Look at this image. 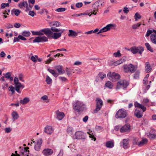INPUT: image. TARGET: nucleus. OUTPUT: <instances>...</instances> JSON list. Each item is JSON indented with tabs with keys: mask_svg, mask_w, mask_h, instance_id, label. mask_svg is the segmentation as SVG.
<instances>
[{
	"mask_svg": "<svg viewBox=\"0 0 156 156\" xmlns=\"http://www.w3.org/2000/svg\"><path fill=\"white\" fill-rule=\"evenodd\" d=\"M51 30L54 32L52 37L54 39H57L61 37L65 30V29H59L55 27H51Z\"/></svg>",
	"mask_w": 156,
	"mask_h": 156,
	"instance_id": "nucleus-1",
	"label": "nucleus"
},
{
	"mask_svg": "<svg viewBox=\"0 0 156 156\" xmlns=\"http://www.w3.org/2000/svg\"><path fill=\"white\" fill-rule=\"evenodd\" d=\"M127 115V113L124 109L122 108L119 109L116 112L115 117L117 118H124Z\"/></svg>",
	"mask_w": 156,
	"mask_h": 156,
	"instance_id": "nucleus-2",
	"label": "nucleus"
},
{
	"mask_svg": "<svg viewBox=\"0 0 156 156\" xmlns=\"http://www.w3.org/2000/svg\"><path fill=\"white\" fill-rule=\"evenodd\" d=\"M14 83L15 84V90L18 93H20V88H23L24 87V86L23 84L19 82L18 78L17 76L14 77Z\"/></svg>",
	"mask_w": 156,
	"mask_h": 156,
	"instance_id": "nucleus-3",
	"label": "nucleus"
},
{
	"mask_svg": "<svg viewBox=\"0 0 156 156\" xmlns=\"http://www.w3.org/2000/svg\"><path fill=\"white\" fill-rule=\"evenodd\" d=\"M84 105L82 102L77 101L74 105L73 109L75 111L80 112L83 110Z\"/></svg>",
	"mask_w": 156,
	"mask_h": 156,
	"instance_id": "nucleus-4",
	"label": "nucleus"
},
{
	"mask_svg": "<svg viewBox=\"0 0 156 156\" xmlns=\"http://www.w3.org/2000/svg\"><path fill=\"white\" fill-rule=\"evenodd\" d=\"M105 1L104 0H99L96 2L92 5V7L95 11H98L99 8L103 6L104 5Z\"/></svg>",
	"mask_w": 156,
	"mask_h": 156,
	"instance_id": "nucleus-5",
	"label": "nucleus"
},
{
	"mask_svg": "<svg viewBox=\"0 0 156 156\" xmlns=\"http://www.w3.org/2000/svg\"><path fill=\"white\" fill-rule=\"evenodd\" d=\"M128 83L124 80H121L118 82L117 84L116 90L119 89L121 88H126L128 85Z\"/></svg>",
	"mask_w": 156,
	"mask_h": 156,
	"instance_id": "nucleus-6",
	"label": "nucleus"
},
{
	"mask_svg": "<svg viewBox=\"0 0 156 156\" xmlns=\"http://www.w3.org/2000/svg\"><path fill=\"white\" fill-rule=\"evenodd\" d=\"M107 76L109 79L113 82L119 79L120 77L119 75L115 72H113L112 74L111 72H109L107 74Z\"/></svg>",
	"mask_w": 156,
	"mask_h": 156,
	"instance_id": "nucleus-7",
	"label": "nucleus"
},
{
	"mask_svg": "<svg viewBox=\"0 0 156 156\" xmlns=\"http://www.w3.org/2000/svg\"><path fill=\"white\" fill-rule=\"evenodd\" d=\"M144 49L142 47H133L130 48V50L133 53L136 54L138 52L140 54H141Z\"/></svg>",
	"mask_w": 156,
	"mask_h": 156,
	"instance_id": "nucleus-8",
	"label": "nucleus"
},
{
	"mask_svg": "<svg viewBox=\"0 0 156 156\" xmlns=\"http://www.w3.org/2000/svg\"><path fill=\"white\" fill-rule=\"evenodd\" d=\"M96 107L94 111V113H97L103 105L102 101L100 98H97L96 99Z\"/></svg>",
	"mask_w": 156,
	"mask_h": 156,
	"instance_id": "nucleus-9",
	"label": "nucleus"
},
{
	"mask_svg": "<svg viewBox=\"0 0 156 156\" xmlns=\"http://www.w3.org/2000/svg\"><path fill=\"white\" fill-rule=\"evenodd\" d=\"M48 41V38L45 36H38L36 37L33 40V42H42Z\"/></svg>",
	"mask_w": 156,
	"mask_h": 156,
	"instance_id": "nucleus-10",
	"label": "nucleus"
},
{
	"mask_svg": "<svg viewBox=\"0 0 156 156\" xmlns=\"http://www.w3.org/2000/svg\"><path fill=\"white\" fill-rule=\"evenodd\" d=\"M76 138L77 139H84L86 138L85 134L81 131H78L75 134Z\"/></svg>",
	"mask_w": 156,
	"mask_h": 156,
	"instance_id": "nucleus-11",
	"label": "nucleus"
},
{
	"mask_svg": "<svg viewBox=\"0 0 156 156\" xmlns=\"http://www.w3.org/2000/svg\"><path fill=\"white\" fill-rule=\"evenodd\" d=\"M42 143V140L41 139H40L37 140L34 147V148L35 150L37 151L40 150Z\"/></svg>",
	"mask_w": 156,
	"mask_h": 156,
	"instance_id": "nucleus-12",
	"label": "nucleus"
},
{
	"mask_svg": "<svg viewBox=\"0 0 156 156\" xmlns=\"http://www.w3.org/2000/svg\"><path fill=\"white\" fill-rule=\"evenodd\" d=\"M42 33L45 34L48 37H49L51 35L53 34V31L51 30V29L44 28L41 30Z\"/></svg>",
	"mask_w": 156,
	"mask_h": 156,
	"instance_id": "nucleus-13",
	"label": "nucleus"
},
{
	"mask_svg": "<svg viewBox=\"0 0 156 156\" xmlns=\"http://www.w3.org/2000/svg\"><path fill=\"white\" fill-rule=\"evenodd\" d=\"M56 115V118L59 120H62L65 116L64 113L63 112H61L58 110L55 112Z\"/></svg>",
	"mask_w": 156,
	"mask_h": 156,
	"instance_id": "nucleus-14",
	"label": "nucleus"
},
{
	"mask_svg": "<svg viewBox=\"0 0 156 156\" xmlns=\"http://www.w3.org/2000/svg\"><path fill=\"white\" fill-rule=\"evenodd\" d=\"M130 130V126L129 124L125 125L120 129V131L121 133L129 132Z\"/></svg>",
	"mask_w": 156,
	"mask_h": 156,
	"instance_id": "nucleus-15",
	"label": "nucleus"
},
{
	"mask_svg": "<svg viewBox=\"0 0 156 156\" xmlns=\"http://www.w3.org/2000/svg\"><path fill=\"white\" fill-rule=\"evenodd\" d=\"M28 149H29V148L28 147H24L20 151V154L21 155H23L24 156H28L29 154V151L27 150Z\"/></svg>",
	"mask_w": 156,
	"mask_h": 156,
	"instance_id": "nucleus-16",
	"label": "nucleus"
},
{
	"mask_svg": "<svg viewBox=\"0 0 156 156\" xmlns=\"http://www.w3.org/2000/svg\"><path fill=\"white\" fill-rule=\"evenodd\" d=\"M53 153V150L48 148L44 149L42 151V153L45 156L51 155Z\"/></svg>",
	"mask_w": 156,
	"mask_h": 156,
	"instance_id": "nucleus-17",
	"label": "nucleus"
},
{
	"mask_svg": "<svg viewBox=\"0 0 156 156\" xmlns=\"http://www.w3.org/2000/svg\"><path fill=\"white\" fill-rule=\"evenodd\" d=\"M69 34L68 35L69 37H76L78 35V33H81V31H78L77 32H76L75 31L72 30H69Z\"/></svg>",
	"mask_w": 156,
	"mask_h": 156,
	"instance_id": "nucleus-18",
	"label": "nucleus"
},
{
	"mask_svg": "<svg viewBox=\"0 0 156 156\" xmlns=\"http://www.w3.org/2000/svg\"><path fill=\"white\" fill-rule=\"evenodd\" d=\"M53 130L52 127L51 126H46L44 129V132L48 134H51Z\"/></svg>",
	"mask_w": 156,
	"mask_h": 156,
	"instance_id": "nucleus-19",
	"label": "nucleus"
},
{
	"mask_svg": "<svg viewBox=\"0 0 156 156\" xmlns=\"http://www.w3.org/2000/svg\"><path fill=\"white\" fill-rule=\"evenodd\" d=\"M115 26L113 24H109L107 25L106 27L102 28L104 32H106L110 30L111 28Z\"/></svg>",
	"mask_w": 156,
	"mask_h": 156,
	"instance_id": "nucleus-20",
	"label": "nucleus"
},
{
	"mask_svg": "<svg viewBox=\"0 0 156 156\" xmlns=\"http://www.w3.org/2000/svg\"><path fill=\"white\" fill-rule=\"evenodd\" d=\"M134 115L137 118H141L143 116V112L136 109L134 112Z\"/></svg>",
	"mask_w": 156,
	"mask_h": 156,
	"instance_id": "nucleus-21",
	"label": "nucleus"
},
{
	"mask_svg": "<svg viewBox=\"0 0 156 156\" xmlns=\"http://www.w3.org/2000/svg\"><path fill=\"white\" fill-rule=\"evenodd\" d=\"M134 106L135 107H138L142 109L143 112H144L146 110V108L143 105L140 104L137 102H135L134 103Z\"/></svg>",
	"mask_w": 156,
	"mask_h": 156,
	"instance_id": "nucleus-22",
	"label": "nucleus"
},
{
	"mask_svg": "<svg viewBox=\"0 0 156 156\" xmlns=\"http://www.w3.org/2000/svg\"><path fill=\"white\" fill-rule=\"evenodd\" d=\"M55 68L58 71L59 74H62L65 73V71L63 69L62 66H56Z\"/></svg>",
	"mask_w": 156,
	"mask_h": 156,
	"instance_id": "nucleus-23",
	"label": "nucleus"
},
{
	"mask_svg": "<svg viewBox=\"0 0 156 156\" xmlns=\"http://www.w3.org/2000/svg\"><path fill=\"white\" fill-rule=\"evenodd\" d=\"M125 60L122 58L119 60H118L116 62H114L113 63H112L111 65V66H116L118 65H120L123 62H125Z\"/></svg>",
	"mask_w": 156,
	"mask_h": 156,
	"instance_id": "nucleus-24",
	"label": "nucleus"
},
{
	"mask_svg": "<svg viewBox=\"0 0 156 156\" xmlns=\"http://www.w3.org/2000/svg\"><path fill=\"white\" fill-rule=\"evenodd\" d=\"M30 101L29 98L28 97H25L23 99L20 100V103L23 105L26 104Z\"/></svg>",
	"mask_w": 156,
	"mask_h": 156,
	"instance_id": "nucleus-25",
	"label": "nucleus"
},
{
	"mask_svg": "<svg viewBox=\"0 0 156 156\" xmlns=\"http://www.w3.org/2000/svg\"><path fill=\"white\" fill-rule=\"evenodd\" d=\"M145 70L147 73L150 72L151 70V67L148 62L145 63Z\"/></svg>",
	"mask_w": 156,
	"mask_h": 156,
	"instance_id": "nucleus-26",
	"label": "nucleus"
},
{
	"mask_svg": "<svg viewBox=\"0 0 156 156\" xmlns=\"http://www.w3.org/2000/svg\"><path fill=\"white\" fill-rule=\"evenodd\" d=\"M106 146L107 148H112L114 146V142L111 141H107L106 143Z\"/></svg>",
	"mask_w": 156,
	"mask_h": 156,
	"instance_id": "nucleus-27",
	"label": "nucleus"
},
{
	"mask_svg": "<svg viewBox=\"0 0 156 156\" xmlns=\"http://www.w3.org/2000/svg\"><path fill=\"white\" fill-rule=\"evenodd\" d=\"M12 117L13 121H15L19 117L17 112L16 111H14L12 113Z\"/></svg>",
	"mask_w": 156,
	"mask_h": 156,
	"instance_id": "nucleus-28",
	"label": "nucleus"
},
{
	"mask_svg": "<svg viewBox=\"0 0 156 156\" xmlns=\"http://www.w3.org/2000/svg\"><path fill=\"white\" fill-rule=\"evenodd\" d=\"M129 140L128 139H124L123 140V146L124 149H126L128 148L129 145Z\"/></svg>",
	"mask_w": 156,
	"mask_h": 156,
	"instance_id": "nucleus-29",
	"label": "nucleus"
},
{
	"mask_svg": "<svg viewBox=\"0 0 156 156\" xmlns=\"http://www.w3.org/2000/svg\"><path fill=\"white\" fill-rule=\"evenodd\" d=\"M129 71L131 73L134 72L136 70L135 67L131 64H129L128 66Z\"/></svg>",
	"mask_w": 156,
	"mask_h": 156,
	"instance_id": "nucleus-30",
	"label": "nucleus"
},
{
	"mask_svg": "<svg viewBox=\"0 0 156 156\" xmlns=\"http://www.w3.org/2000/svg\"><path fill=\"white\" fill-rule=\"evenodd\" d=\"M147 140L146 138H144L140 142H138V145L139 147H141L146 144L147 142Z\"/></svg>",
	"mask_w": 156,
	"mask_h": 156,
	"instance_id": "nucleus-31",
	"label": "nucleus"
},
{
	"mask_svg": "<svg viewBox=\"0 0 156 156\" xmlns=\"http://www.w3.org/2000/svg\"><path fill=\"white\" fill-rule=\"evenodd\" d=\"M11 73L10 72H8L5 74H3V75L5 76V78L9 79L10 81H12L13 80V77L11 76Z\"/></svg>",
	"mask_w": 156,
	"mask_h": 156,
	"instance_id": "nucleus-32",
	"label": "nucleus"
},
{
	"mask_svg": "<svg viewBox=\"0 0 156 156\" xmlns=\"http://www.w3.org/2000/svg\"><path fill=\"white\" fill-rule=\"evenodd\" d=\"M19 6L20 8H22L23 6L28 8V4L27 2H23L22 3L20 2L19 4Z\"/></svg>",
	"mask_w": 156,
	"mask_h": 156,
	"instance_id": "nucleus-33",
	"label": "nucleus"
},
{
	"mask_svg": "<svg viewBox=\"0 0 156 156\" xmlns=\"http://www.w3.org/2000/svg\"><path fill=\"white\" fill-rule=\"evenodd\" d=\"M151 42L154 44H156V34H151L150 37Z\"/></svg>",
	"mask_w": 156,
	"mask_h": 156,
	"instance_id": "nucleus-34",
	"label": "nucleus"
},
{
	"mask_svg": "<svg viewBox=\"0 0 156 156\" xmlns=\"http://www.w3.org/2000/svg\"><path fill=\"white\" fill-rule=\"evenodd\" d=\"M50 24L52 25V26L55 27H58L60 26L61 25L60 22L58 21H54L50 23Z\"/></svg>",
	"mask_w": 156,
	"mask_h": 156,
	"instance_id": "nucleus-35",
	"label": "nucleus"
},
{
	"mask_svg": "<svg viewBox=\"0 0 156 156\" xmlns=\"http://www.w3.org/2000/svg\"><path fill=\"white\" fill-rule=\"evenodd\" d=\"M48 71L55 77H57L58 76V74L54 70L51 69L50 68L48 69Z\"/></svg>",
	"mask_w": 156,
	"mask_h": 156,
	"instance_id": "nucleus-36",
	"label": "nucleus"
},
{
	"mask_svg": "<svg viewBox=\"0 0 156 156\" xmlns=\"http://www.w3.org/2000/svg\"><path fill=\"white\" fill-rule=\"evenodd\" d=\"M32 34L34 35L41 36L43 35V34L42 33L41 30L39 31H32Z\"/></svg>",
	"mask_w": 156,
	"mask_h": 156,
	"instance_id": "nucleus-37",
	"label": "nucleus"
},
{
	"mask_svg": "<svg viewBox=\"0 0 156 156\" xmlns=\"http://www.w3.org/2000/svg\"><path fill=\"white\" fill-rule=\"evenodd\" d=\"M20 12V11L17 9H13L11 12L12 14L14 13L17 16L19 15Z\"/></svg>",
	"mask_w": 156,
	"mask_h": 156,
	"instance_id": "nucleus-38",
	"label": "nucleus"
},
{
	"mask_svg": "<svg viewBox=\"0 0 156 156\" xmlns=\"http://www.w3.org/2000/svg\"><path fill=\"white\" fill-rule=\"evenodd\" d=\"M87 133L89 135V137L90 138L94 139V141L96 140V138L94 136V135H93V133L91 131L89 130V131L87 132Z\"/></svg>",
	"mask_w": 156,
	"mask_h": 156,
	"instance_id": "nucleus-39",
	"label": "nucleus"
},
{
	"mask_svg": "<svg viewBox=\"0 0 156 156\" xmlns=\"http://www.w3.org/2000/svg\"><path fill=\"white\" fill-rule=\"evenodd\" d=\"M141 23H138L136 24L133 25L132 26V28L134 30L137 29L141 25Z\"/></svg>",
	"mask_w": 156,
	"mask_h": 156,
	"instance_id": "nucleus-40",
	"label": "nucleus"
},
{
	"mask_svg": "<svg viewBox=\"0 0 156 156\" xmlns=\"http://www.w3.org/2000/svg\"><path fill=\"white\" fill-rule=\"evenodd\" d=\"M147 135L150 139L156 138V135L154 134H151L150 133H148L147 134Z\"/></svg>",
	"mask_w": 156,
	"mask_h": 156,
	"instance_id": "nucleus-41",
	"label": "nucleus"
},
{
	"mask_svg": "<svg viewBox=\"0 0 156 156\" xmlns=\"http://www.w3.org/2000/svg\"><path fill=\"white\" fill-rule=\"evenodd\" d=\"M22 34L23 36L25 37H28L30 35V33L29 31H24L22 33Z\"/></svg>",
	"mask_w": 156,
	"mask_h": 156,
	"instance_id": "nucleus-42",
	"label": "nucleus"
},
{
	"mask_svg": "<svg viewBox=\"0 0 156 156\" xmlns=\"http://www.w3.org/2000/svg\"><path fill=\"white\" fill-rule=\"evenodd\" d=\"M105 87L109 89H112L113 87V84L111 82L108 81L105 84Z\"/></svg>",
	"mask_w": 156,
	"mask_h": 156,
	"instance_id": "nucleus-43",
	"label": "nucleus"
},
{
	"mask_svg": "<svg viewBox=\"0 0 156 156\" xmlns=\"http://www.w3.org/2000/svg\"><path fill=\"white\" fill-rule=\"evenodd\" d=\"M41 99L44 101V102L48 103L49 102L48 99V97L46 95H44L41 98Z\"/></svg>",
	"mask_w": 156,
	"mask_h": 156,
	"instance_id": "nucleus-44",
	"label": "nucleus"
},
{
	"mask_svg": "<svg viewBox=\"0 0 156 156\" xmlns=\"http://www.w3.org/2000/svg\"><path fill=\"white\" fill-rule=\"evenodd\" d=\"M46 81L48 84H50L52 83V80L48 76H47Z\"/></svg>",
	"mask_w": 156,
	"mask_h": 156,
	"instance_id": "nucleus-45",
	"label": "nucleus"
},
{
	"mask_svg": "<svg viewBox=\"0 0 156 156\" xmlns=\"http://www.w3.org/2000/svg\"><path fill=\"white\" fill-rule=\"evenodd\" d=\"M15 88L13 87L12 86L10 85L8 89L11 92L12 94H13L15 92Z\"/></svg>",
	"mask_w": 156,
	"mask_h": 156,
	"instance_id": "nucleus-46",
	"label": "nucleus"
},
{
	"mask_svg": "<svg viewBox=\"0 0 156 156\" xmlns=\"http://www.w3.org/2000/svg\"><path fill=\"white\" fill-rule=\"evenodd\" d=\"M145 45L146 46V47H147V50L150 51H151V52H153V51L152 49V48H151V46L148 43H145Z\"/></svg>",
	"mask_w": 156,
	"mask_h": 156,
	"instance_id": "nucleus-47",
	"label": "nucleus"
},
{
	"mask_svg": "<svg viewBox=\"0 0 156 156\" xmlns=\"http://www.w3.org/2000/svg\"><path fill=\"white\" fill-rule=\"evenodd\" d=\"M99 77L102 80L104 78L106 77V75L105 74L102 72H100L98 74Z\"/></svg>",
	"mask_w": 156,
	"mask_h": 156,
	"instance_id": "nucleus-48",
	"label": "nucleus"
},
{
	"mask_svg": "<svg viewBox=\"0 0 156 156\" xmlns=\"http://www.w3.org/2000/svg\"><path fill=\"white\" fill-rule=\"evenodd\" d=\"M141 17V16L138 12L136 13L134 15V18L136 21H137L138 19H140Z\"/></svg>",
	"mask_w": 156,
	"mask_h": 156,
	"instance_id": "nucleus-49",
	"label": "nucleus"
},
{
	"mask_svg": "<svg viewBox=\"0 0 156 156\" xmlns=\"http://www.w3.org/2000/svg\"><path fill=\"white\" fill-rule=\"evenodd\" d=\"M113 55L116 57H119L121 56V54L120 53V51L118 50L117 52L113 53Z\"/></svg>",
	"mask_w": 156,
	"mask_h": 156,
	"instance_id": "nucleus-50",
	"label": "nucleus"
},
{
	"mask_svg": "<svg viewBox=\"0 0 156 156\" xmlns=\"http://www.w3.org/2000/svg\"><path fill=\"white\" fill-rule=\"evenodd\" d=\"M140 72L139 71H137L135 73L134 76V79H137L139 78Z\"/></svg>",
	"mask_w": 156,
	"mask_h": 156,
	"instance_id": "nucleus-51",
	"label": "nucleus"
},
{
	"mask_svg": "<svg viewBox=\"0 0 156 156\" xmlns=\"http://www.w3.org/2000/svg\"><path fill=\"white\" fill-rule=\"evenodd\" d=\"M66 10V8H58L55 10V11L58 12H62L65 11Z\"/></svg>",
	"mask_w": 156,
	"mask_h": 156,
	"instance_id": "nucleus-52",
	"label": "nucleus"
},
{
	"mask_svg": "<svg viewBox=\"0 0 156 156\" xmlns=\"http://www.w3.org/2000/svg\"><path fill=\"white\" fill-rule=\"evenodd\" d=\"M9 6V4L8 3H3L1 5V8L2 9H4L6 7Z\"/></svg>",
	"mask_w": 156,
	"mask_h": 156,
	"instance_id": "nucleus-53",
	"label": "nucleus"
},
{
	"mask_svg": "<svg viewBox=\"0 0 156 156\" xmlns=\"http://www.w3.org/2000/svg\"><path fill=\"white\" fill-rule=\"evenodd\" d=\"M73 69H69L67 68H66L65 71L67 75L69 76L71 74V72L72 71Z\"/></svg>",
	"mask_w": 156,
	"mask_h": 156,
	"instance_id": "nucleus-54",
	"label": "nucleus"
},
{
	"mask_svg": "<svg viewBox=\"0 0 156 156\" xmlns=\"http://www.w3.org/2000/svg\"><path fill=\"white\" fill-rule=\"evenodd\" d=\"M138 139L134 138H133V143L134 144H137L138 145Z\"/></svg>",
	"mask_w": 156,
	"mask_h": 156,
	"instance_id": "nucleus-55",
	"label": "nucleus"
},
{
	"mask_svg": "<svg viewBox=\"0 0 156 156\" xmlns=\"http://www.w3.org/2000/svg\"><path fill=\"white\" fill-rule=\"evenodd\" d=\"M36 58H37V55H35V57L34 56H32L31 58V60L34 62H36L37 61Z\"/></svg>",
	"mask_w": 156,
	"mask_h": 156,
	"instance_id": "nucleus-56",
	"label": "nucleus"
},
{
	"mask_svg": "<svg viewBox=\"0 0 156 156\" xmlns=\"http://www.w3.org/2000/svg\"><path fill=\"white\" fill-rule=\"evenodd\" d=\"M83 5L82 2L77 3L76 4V6L78 8L81 7Z\"/></svg>",
	"mask_w": 156,
	"mask_h": 156,
	"instance_id": "nucleus-57",
	"label": "nucleus"
},
{
	"mask_svg": "<svg viewBox=\"0 0 156 156\" xmlns=\"http://www.w3.org/2000/svg\"><path fill=\"white\" fill-rule=\"evenodd\" d=\"M152 33V30H148L146 34L145 35L146 37H148L151 33Z\"/></svg>",
	"mask_w": 156,
	"mask_h": 156,
	"instance_id": "nucleus-58",
	"label": "nucleus"
},
{
	"mask_svg": "<svg viewBox=\"0 0 156 156\" xmlns=\"http://www.w3.org/2000/svg\"><path fill=\"white\" fill-rule=\"evenodd\" d=\"M18 77H19V80L20 81H21L23 82H24V80H23V76L22 74H19Z\"/></svg>",
	"mask_w": 156,
	"mask_h": 156,
	"instance_id": "nucleus-59",
	"label": "nucleus"
},
{
	"mask_svg": "<svg viewBox=\"0 0 156 156\" xmlns=\"http://www.w3.org/2000/svg\"><path fill=\"white\" fill-rule=\"evenodd\" d=\"M58 79L62 81L65 82L67 80V79L64 77L60 76L58 77Z\"/></svg>",
	"mask_w": 156,
	"mask_h": 156,
	"instance_id": "nucleus-60",
	"label": "nucleus"
},
{
	"mask_svg": "<svg viewBox=\"0 0 156 156\" xmlns=\"http://www.w3.org/2000/svg\"><path fill=\"white\" fill-rule=\"evenodd\" d=\"M102 129V127L101 126H96L95 127V129L97 131H100Z\"/></svg>",
	"mask_w": 156,
	"mask_h": 156,
	"instance_id": "nucleus-61",
	"label": "nucleus"
},
{
	"mask_svg": "<svg viewBox=\"0 0 156 156\" xmlns=\"http://www.w3.org/2000/svg\"><path fill=\"white\" fill-rule=\"evenodd\" d=\"M53 59V58L50 57V58L47 60V61H45L46 64H48L50 63Z\"/></svg>",
	"mask_w": 156,
	"mask_h": 156,
	"instance_id": "nucleus-62",
	"label": "nucleus"
},
{
	"mask_svg": "<svg viewBox=\"0 0 156 156\" xmlns=\"http://www.w3.org/2000/svg\"><path fill=\"white\" fill-rule=\"evenodd\" d=\"M14 27L16 28H19L20 26V24L19 23H16L14 24Z\"/></svg>",
	"mask_w": 156,
	"mask_h": 156,
	"instance_id": "nucleus-63",
	"label": "nucleus"
},
{
	"mask_svg": "<svg viewBox=\"0 0 156 156\" xmlns=\"http://www.w3.org/2000/svg\"><path fill=\"white\" fill-rule=\"evenodd\" d=\"M123 12L125 13H127L129 12V10L127 7H125L124 8Z\"/></svg>",
	"mask_w": 156,
	"mask_h": 156,
	"instance_id": "nucleus-64",
	"label": "nucleus"
}]
</instances>
